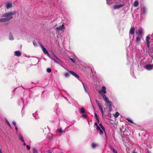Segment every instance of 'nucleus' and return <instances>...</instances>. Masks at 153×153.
Wrapping results in <instances>:
<instances>
[{"label": "nucleus", "mask_w": 153, "mask_h": 153, "mask_svg": "<svg viewBox=\"0 0 153 153\" xmlns=\"http://www.w3.org/2000/svg\"><path fill=\"white\" fill-rule=\"evenodd\" d=\"M15 12H10L4 13L3 16L4 17H7L4 18L0 19V22H4L8 21L11 19L12 17L11 16L12 15L15 14Z\"/></svg>", "instance_id": "f257e3e1"}, {"label": "nucleus", "mask_w": 153, "mask_h": 153, "mask_svg": "<svg viewBox=\"0 0 153 153\" xmlns=\"http://www.w3.org/2000/svg\"><path fill=\"white\" fill-rule=\"evenodd\" d=\"M150 37L149 36H147L146 37V45L148 48L147 52L149 53L150 54L151 53H153V48L152 47L149 48L150 46Z\"/></svg>", "instance_id": "f03ea898"}, {"label": "nucleus", "mask_w": 153, "mask_h": 153, "mask_svg": "<svg viewBox=\"0 0 153 153\" xmlns=\"http://www.w3.org/2000/svg\"><path fill=\"white\" fill-rule=\"evenodd\" d=\"M106 88L105 86H102V89L101 90L98 91V93L100 94H105L106 93V91H105Z\"/></svg>", "instance_id": "7ed1b4c3"}, {"label": "nucleus", "mask_w": 153, "mask_h": 153, "mask_svg": "<svg viewBox=\"0 0 153 153\" xmlns=\"http://www.w3.org/2000/svg\"><path fill=\"white\" fill-rule=\"evenodd\" d=\"M120 130L121 133H123L124 135L127 136V134L128 133V132L125 128L122 127V128H121Z\"/></svg>", "instance_id": "20e7f679"}, {"label": "nucleus", "mask_w": 153, "mask_h": 153, "mask_svg": "<svg viewBox=\"0 0 153 153\" xmlns=\"http://www.w3.org/2000/svg\"><path fill=\"white\" fill-rule=\"evenodd\" d=\"M65 27L64 25H62L60 26L59 27H57L56 28V31L59 32L60 31L62 30V29H65Z\"/></svg>", "instance_id": "39448f33"}, {"label": "nucleus", "mask_w": 153, "mask_h": 153, "mask_svg": "<svg viewBox=\"0 0 153 153\" xmlns=\"http://www.w3.org/2000/svg\"><path fill=\"white\" fill-rule=\"evenodd\" d=\"M69 72L72 75L75 77L77 79H79V76L76 74L75 72L72 71H69Z\"/></svg>", "instance_id": "423d86ee"}, {"label": "nucleus", "mask_w": 153, "mask_h": 153, "mask_svg": "<svg viewBox=\"0 0 153 153\" xmlns=\"http://www.w3.org/2000/svg\"><path fill=\"white\" fill-rule=\"evenodd\" d=\"M124 6L123 4H119L115 5L114 6V8L115 9H119Z\"/></svg>", "instance_id": "0eeeda50"}, {"label": "nucleus", "mask_w": 153, "mask_h": 153, "mask_svg": "<svg viewBox=\"0 0 153 153\" xmlns=\"http://www.w3.org/2000/svg\"><path fill=\"white\" fill-rule=\"evenodd\" d=\"M153 67V65L150 64L147 65L145 66L146 69L148 70H150L152 69Z\"/></svg>", "instance_id": "6e6552de"}, {"label": "nucleus", "mask_w": 153, "mask_h": 153, "mask_svg": "<svg viewBox=\"0 0 153 153\" xmlns=\"http://www.w3.org/2000/svg\"><path fill=\"white\" fill-rule=\"evenodd\" d=\"M41 46L42 47V49L43 51V52L46 55L47 53H48V51L46 49V48L44 47V46L42 45H41Z\"/></svg>", "instance_id": "1a4fd4ad"}, {"label": "nucleus", "mask_w": 153, "mask_h": 153, "mask_svg": "<svg viewBox=\"0 0 153 153\" xmlns=\"http://www.w3.org/2000/svg\"><path fill=\"white\" fill-rule=\"evenodd\" d=\"M135 31V28H134L133 27H131L130 28V29L129 31V33L131 34H134V33Z\"/></svg>", "instance_id": "9d476101"}, {"label": "nucleus", "mask_w": 153, "mask_h": 153, "mask_svg": "<svg viewBox=\"0 0 153 153\" xmlns=\"http://www.w3.org/2000/svg\"><path fill=\"white\" fill-rule=\"evenodd\" d=\"M142 36L141 35H138V36L136 38V42L138 43L140 40Z\"/></svg>", "instance_id": "9b49d317"}, {"label": "nucleus", "mask_w": 153, "mask_h": 153, "mask_svg": "<svg viewBox=\"0 0 153 153\" xmlns=\"http://www.w3.org/2000/svg\"><path fill=\"white\" fill-rule=\"evenodd\" d=\"M21 54V53L19 51H16L15 52V55L17 56H19Z\"/></svg>", "instance_id": "f8f14e48"}, {"label": "nucleus", "mask_w": 153, "mask_h": 153, "mask_svg": "<svg viewBox=\"0 0 153 153\" xmlns=\"http://www.w3.org/2000/svg\"><path fill=\"white\" fill-rule=\"evenodd\" d=\"M99 126H100V127L103 130V131H104L105 134V137H106L107 136H106V132H105V128L102 126V125L101 123L100 124H99Z\"/></svg>", "instance_id": "ddd939ff"}, {"label": "nucleus", "mask_w": 153, "mask_h": 153, "mask_svg": "<svg viewBox=\"0 0 153 153\" xmlns=\"http://www.w3.org/2000/svg\"><path fill=\"white\" fill-rule=\"evenodd\" d=\"M9 39L11 40H14V38L11 33H10L9 34Z\"/></svg>", "instance_id": "4468645a"}, {"label": "nucleus", "mask_w": 153, "mask_h": 153, "mask_svg": "<svg viewBox=\"0 0 153 153\" xmlns=\"http://www.w3.org/2000/svg\"><path fill=\"white\" fill-rule=\"evenodd\" d=\"M6 6L7 9H9L12 6V5L11 3H8L6 4Z\"/></svg>", "instance_id": "2eb2a0df"}, {"label": "nucleus", "mask_w": 153, "mask_h": 153, "mask_svg": "<svg viewBox=\"0 0 153 153\" xmlns=\"http://www.w3.org/2000/svg\"><path fill=\"white\" fill-rule=\"evenodd\" d=\"M110 147L111 150L112 151L113 153H117V151L115 150L113 147L110 146Z\"/></svg>", "instance_id": "dca6fc26"}, {"label": "nucleus", "mask_w": 153, "mask_h": 153, "mask_svg": "<svg viewBox=\"0 0 153 153\" xmlns=\"http://www.w3.org/2000/svg\"><path fill=\"white\" fill-rule=\"evenodd\" d=\"M19 140L21 141L24 142V140H23V138L21 134H19Z\"/></svg>", "instance_id": "f3484780"}, {"label": "nucleus", "mask_w": 153, "mask_h": 153, "mask_svg": "<svg viewBox=\"0 0 153 153\" xmlns=\"http://www.w3.org/2000/svg\"><path fill=\"white\" fill-rule=\"evenodd\" d=\"M139 5V3L138 1H135L134 3V6L135 7H137Z\"/></svg>", "instance_id": "a211bd4d"}, {"label": "nucleus", "mask_w": 153, "mask_h": 153, "mask_svg": "<svg viewBox=\"0 0 153 153\" xmlns=\"http://www.w3.org/2000/svg\"><path fill=\"white\" fill-rule=\"evenodd\" d=\"M94 115H95V117L96 118V119L97 120L98 122V123H99L100 122L99 119L96 113H95Z\"/></svg>", "instance_id": "6ab92c4d"}, {"label": "nucleus", "mask_w": 153, "mask_h": 153, "mask_svg": "<svg viewBox=\"0 0 153 153\" xmlns=\"http://www.w3.org/2000/svg\"><path fill=\"white\" fill-rule=\"evenodd\" d=\"M142 33L143 32L141 29H139L138 30V34H139L138 35H141V36H142Z\"/></svg>", "instance_id": "aec40b11"}, {"label": "nucleus", "mask_w": 153, "mask_h": 153, "mask_svg": "<svg viewBox=\"0 0 153 153\" xmlns=\"http://www.w3.org/2000/svg\"><path fill=\"white\" fill-rule=\"evenodd\" d=\"M119 115V114L118 112H116L115 114H114L113 116L115 118L117 117Z\"/></svg>", "instance_id": "412c9836"}, {"label": "nucleus", "mask_w": 153, "mask_h": 153, "mask_svg": "<svg viewBox=\"0 0 153 153\" xmlns=\"http://www.w3.org/2000/svg\"><path fill=\"white\" fill-rule=\"evenodd\" d=\"M102 97H103V99H104V100H105V101L106 100H107V99H108V97H106V96L105 95H104V94H102Z\"/></svg>", "instance_id": "4be33fe9"}, {"label": "nucleus", "mask_w": 153, "mask_h": 153, "mask_svg": "<svg viewBox=\"0 0 153 153\" xmlns=\"http://www.w3.org/2000/svg\"><path fill=\"white\" fill-rule=\"evenodd\" d=\"M5 120L6 123L7 124V125L9 126L10 128H11V126L10 125V123H9V121L7 120V119H5Z\"/></svg>", "instance_id": "5701e85b"}, {"label": "nucleus", "mask_w": 153, "mask_h": 153, "mask_svg": "<svg viewBox=\"0 0 153 153\" xmlns=\"http://www.w3.org/2000/svg\"><path fill=\"white\" fill-rule=\"evenodd\" d=\"M82 114H84L85 113V109L84 108H82L80 110Z\"/></svg>", "instance_id": "b1692460"}, {"label": "nucleus", "mask_w": 153, "mask_h": 153, "mask_svg": "<svg viewBox=\"0 0 153 153\" xmlns=\"http://www.w3.org/2000/svg\"><path fill=\"white\" fill-rule=\"evenodd\" d=\"M142 11L143 13H145L146 12V10L145 7H143L142 8Z\"/></svg>", "instance_id": "393cba45"}, {"label": "nucleus", "mask_w": 153, "mask_h": 153, "mask_svg": "<svg viewBox=\"0 0 153 153\" xmlns=\"http://www.w3.org/2000/svg\"><path fill=\"white\" fill-rule=\"evenodd\" d=\"M65 76L66 77H68L70 76V74L68 72H66L65 73Z\"/></svg>", "instance_id": "a878e982"}, {"label": "nucleus", "mask_w": 153, "mask_h": 153, "mask_svg": "<svg viewBox=\"0 0 153 153\" xmlns=\"http://www.w3.org/2000/svg\"><path fill=\"white\" fill-rule=\"evenodd\" d=\"M33 45H34V46H35V47L37 46V45L36 42L35 41H33Z\"/></svg>", "instance_id": "bb28decb"}, {"label": "nucleus", "mask_w": 153, "mask_h": 153, "mask_svg": "<svg viewBox=\"0 0 153 153\" xmlns=\"http://www.w3.org/2000/svg\"><path fill=\"white\" fill-rule=\"evenodd\" d=\"M127 120L128 122H130V123H133V122L129 118H127Z\"/></svg>", "instance_id": "cd10ccee"}, {"label": "nucleus", "mask_w": 153, "mask_h": 153, "mask_svg": "<svg viewBox=\"0 0 153 153\" xmlns=\"http://www.w3.org/2000/svg\"><path fill=\"white\" fill-rule=\"evenodd\" d=\"M107 106H108L109 108L111 107V104L110 102L109 103H107Z\"/></svg>", "instance_id": "c85d7f7f"}, {"label": "nucleus", "mask_w": 153, "mask_h": 153, "mask_svg": "<svg viewBox=\"0 0 153 153\" xmlns=\"http://www.w3.org/2000/svg\"><path fill=\"white\" fill-rule=\"evenodd\" d=\"M51 71V70L50 68H47V71L48 73H50Z\"/></svg>", "instance_id": "c756f323"}, {"label": "nucleus", "mask_w": 153, "mask_h": 153, "mask_svg": "<svg viewBox=\"0 0 153 153\" xmlns=\"http://www.w3.org/2000/svg\"><path fill=\"white\" fill-rule=\"evenodd\" d=\"M100 109L101 111V114H102V115L103 116V114H104V112H103V108H101Z\"/></svg>", "instance_id": "7c9ffc66"}, {"label": "nucleus", "mask_w": 153, "mask_h": 153, "mask_svg": "<svg viewBox=\"0 0 153 153\" xmlns=\"http://www.w3.org/2000/svg\"><path fill=\"white\" fill-rule=\"evenodd\" d=\"M99 131V133L100 134H102L103 133V131L101 130V129Z\"/></svg>", "instance_id": "2f4dec72"}, {"label": "nucleus", "mask_w": 153, "mask_h": 153, "mask_svg": "<svg viewBox=\"0 0 153 153\" xmlns=\"http://www.w3.org/2000/svg\"><path fill=\"white\" fill-rule=\"evenodd\" d=\"M97 146V145L96 144H95V143H92V146L93 147L95 148Z\"/></svg>", "instance_id": "473e14b6"}, {"label": "nucleus", "mask_w": 153, "mask_h": 153, "mask_svg": "<svg viewBox=\"0 0 153 153\" xmlns=\"http://www.w3.org/2000/svg\"><path fill=\"white\" fill-rule=\"evenodd\" d=\"M53 56L56 58V59H57V60H59V61H60L61 62H62L58 58H57L56 56L54 54H53Z\"/></svg>", "instance_id": "72a5a7b5"}, {"label": "nucleus", "mask_w": 153, "mask_h": 153, "mask_svg": "<svg viewBox=\"0 0 153 153\" xmlns=\"http://www.w3.org/2000/svg\"><path fill=\"white\" fill-rule=\"evenodd\" d=\"M69 59L72 61L73 63H74L75 62V60L72 58H70Z\"/></svg>", "instance_id": "f704fd0d"}, {"label": "nucleus", "mask_w": 153, "mask_h": 153, "mask_svg": "<svg viewBox=\"0 0 153 153\" xmlns=\"http://www.w3.org/2000/svg\"><path fill=\"white\" fill-rule=\"evenodd\" d=\"M59 132H60L61 133H64V131H63V130H62V128H60L59 130Z\"/></svg>", "instance_id": "c9c22d12"}, {"label": "nucleus", "mask_w": 153, "mask_h": 153, "mask_svg": "<svg viewBox=\"0 0 153 153\" xmlns=\"http://www.w3.org/2000/svg\"><path fill=\"white\" fill-rule=\"evenodd\" d=\"M33 153H37V150L35 149H33Z\"/></svg>", "instance_id": "e433bc0d"}, {"label": "nucleus", "mask_w": 153, "mask_h": 153, "mask_svg": "<svg viewBox=\"0 0 153 153\" xmlns=\"http://www.w3.org/2000/svg\"><path fill=\"white\" fill-rule=\"evenodd\" d=\"M26 147H27V149L28 150H30V147L29 145H27L26 146Z\"/></svg>", "instance_id": "4c0bfd02"}, {"label": "nucleus", "mask_w": 153, "mask_h": 153, "mask_svg": "<svg viewBox=\"0 0 153 153\" xmlns=\"http://www.w3.org/2000/svg\"><path fill=\"white\" fill-rule=\"evenodd\" d=\"M95 101H96V103L97 105H99L100 104V102H99L97 100H96Z\"/></svg>", "instance_id": "58836bf2"}, {"label": "nucleus", "mask_w": 153, "mask_h": 153, "mask_svg": "<svg viewBox=\"0 0 153 153\" xmlns=\"http://www.w3.org/2000/svg\"><path fill=\"white\" fill-rule=\"evenodd\" d=\"M82 117L84 118H86L87 117V115L86 114H83Z\"/></svg>", "instance_id": "ea45409f"}, {"label": "nucleus", "mask_w": 153, "mask_h": 153, "mask_svg": "<svg viewBox=\"0 0 153 153\" xmlns=\"http://www.w3.org/2000/svg\"><path fill=\"white\" fill-rule=\"evenodd\" d=\"M100 109L102 108V106L100 104L99 105H97Z\"/></svg>", "instance_id": "a19ab883"}, {"label": "nucleus", "mask_w": 153, "mask_h": 153, "mask_svg": "<svg viewBox=\"0 0 153 153\" xmlns=\"http://www.w3.org/2000/svg\"><path fill=\"white\" fill-rule=\"evenodd\" d=\"M107 103H109L110 101V100H108L107 99V100H106L105 101Z\"/></svg>", "instance_id": "79ce46f5"}, {"label": "nucleus", "mask_w": 153, "mask_h": 153, "mask_svg": "<svg viewBox=\"0 0 153 153\" xmlns=\"http://www.w3.org/2000/svg\"><path fill=\"white\" fill-rule=\"evenodd\" d=\"M12 123L15 126H16V122L14 121H13L12 122Z\"/></svg>", "instance_id": "37998d69"}, {"label": "nucleus", "mask_w": 153, "mask_h": 153, "mask_svg": "<svg viewBox=\"0 0 153 153\" xmlns=\"http://www.w3.org/2000/svg\"><path fill=\"white\" fill-rule=\"evenodd\" d=\"M46 55H47V56L49 58L51 56L48 53H47Z\"/></svg>", "instance_id": "c03bdc74"}, {"label": "nucleus", "mask_w": 153, "mask_h": 153, "mask_svg": "<svg viewBox=\"0 0 153 153\" xmlns=\"http://www.w3.org/2000/svg\"><path fill=\"white\" fill-rule=\"evenodd\" d=\"M97 128L98 130H100V128L99 126L97 127Z\"/></svg>", "instance_id": "a18cd8bd"}, {"label": "nucleus", "mask_w": 153, "mask_h": 153, "mask_svg": "<svg viewBox=\"0 0 153 153\" xmlns=\"http://www.w3.org/2000/svg\"><path fill=\"white\" fill-rule=\"evenodd\" d=\"M94 124H95V125L96 126H98V125L97 124V123H94Z\"/></svg>", "instance_id": "49530a36"}, {"label": "nucleus", "mask_w": 153, "mask_h": 153, "mask_svg": "<svg viewBox=\"0 0 153 153\" xmlns=\"http://www.w3.org/2000/svg\"><path fill=\"white\" fill-rule=\"evenodd\" d=\"M15 129L16 130V131H17V130L18 129V128L16 126H15Z\"/></svg>", "instance_id": "de8ad7c7"}, {"label": "nucleus", "mask_w": 153, "mask_h": 153, "mask_svg": "<svg viewBox=\"0 0 153 153\" xmlns=\"http://www.w3.org/2000/svg\"><path fill=\"white\" fill-rule=\"evenodd\" d=\"M107 1V2L108 1H111V0H106ZM107 3L108 4V2H107Z\"/></svg>", "instance_id": "09e8293b"}, {"label": "nucleus", "mask_w": 153, "mask_h": 153, "mask_svg": "<svg viewBox=\"0 0 153 153\" xmlns=\"http://www.w3.org/2000/svg\"><path fill=\"white\" fill-rule=\"evenodd\" d=\"M55 63H59V62L58 61H56V62H55Z\"/></svg>", "instance_id": "8fccbe9b"}, {"label": "nucleus", "mask_w": 153, "mask_h": 153, "mask_svg": "<svg viewBox=\"0 0 153 153\" xmlns=\"http://www.w3.org/2000/svg\"><path fill=\"white\" fill-rule=\"evenodd\" d=\"M83 84V86H84V88L85 90H86V89H85V87L84 86V84Z\"/></svg>", "instance_id": "3c124183"}, {"label": "nucleus", "mask_w": 153, "mask_h": 153, "mask_svg": "<svg viewBox=\"0 0 153 153\" xmlns=\"http://www.w3.org/2000/svg\"><path fill=\"white\" fill-rule=\"evenodd\" d=\"M53 61L54 62H56V60H55L54 59H53Z\"/></svg>", "instance_id": "603ef678"}, {"label": "nucleus", "mask_w": 153, "mask_h": 153, "mask_svg": "<svg viewBox=\"0 0 153 153\" xmlns=\"http://www.w3.org/2000/svg\"><path fill=\"white\" fill-rule=\"evenodd\" d=\"M23 145H24V146H25L26 145V144L25 143H24V144H23Z\"/></svg>", "instance_id": "864d4df0"}, {"label": "nucleus", "mask_w": 153, "mask_h": 153, "mask_svg": "<svg viewBox=\"0 0 153 153\" xmlns=\"http://www.w3.org/2000/svg\"><path fill=\"white\" fill-rule=\"evenodd\" d=\"M133 153H137V152H133Z\"/></svg>", "instance_id": "5fc2aeb1"}, {"label": "nucleus", "mask_w": 153, "mask_h": 153, "mask_svg": "<svg viewBox=\"0 0 153 153\" xmlns=\"http://www.w3.org/2000/svg\"><path fill=\"white\" fill-rule=\"evenodd\" d=\"M49 153H52L51 152H50Z\"/></svg>", "instance_id": "6e6d98bb"}]
</instances>
